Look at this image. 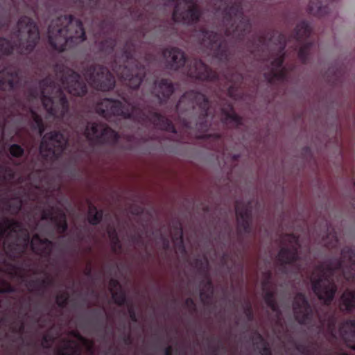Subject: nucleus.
<instances>
[{
	"instance_id": "nucleus-1",
	"label": "nucleus",
	"mask_w": 355,
	"mask_h": 355,
	"mask_svg": "<svg viewBox=\"0 0 355 355\" xmlns=\"http://www.w3.org/2000/svg\"><path fill=\"white\" fill-rule=\"evenodd\" d=\"M341 261H333L317 266L311 276L314 293L319 299L329 304L336 291L333 277L342 272L347 280L355 281V252L345 248L341 252Z\"/></svg>"
},
{
	"instance_id": "nucleus-2",
	"label": "nucleus",
	"mask_w": 355,
	"mask_h": 355,
	"mask_svg": "<svg viewBox=\"0 0 355 355\" xmlns=\"http://www.w3.org/2000/svg\"><path fill=\"white\" fill-rule=\"evenodd\" d=\"M57 87L51 96L46 95V121L49 118L59 121H64L68 114V102L63 94V89L74 96H82L87 92L86 85L80 81V76L71 69L64 66L57 67Z\"/></svg>"
},
{
	"instance_id": "nucleus-3",
	"label": "nucleus",
	"mask_w": 355,
	"mask_h": 355,
	"mask_svg": "<svg viewBox=\"0 0 355 355\" xmlns=\"http://www.w3.org/2000/svg\"><path fill=\"white\" fill-rule=\"evenodd\" d=\"M127 107L119 101L104 98L96 105V112L103 117L111 120L112 116H122L125 119L133 118L134 120L145 125L149 122L157 128L175 132V130L170 121L157 112L149 110H141L133 107L125 101Z\"/></svg>"
},
{
	"instance_id": "nucleus-4",
	"label": "nucleus",
	"mask_w": 355,
	"mask_h": 355,
	"mask_svg": "<svg viewBox=\"0 0 355 355\" xmlns=\"http://www.w3.org/2000/svg\"><path fill=\"white\" fill-rule=\"evenodd\" d=\"M49 42L58 51H63L71 44H78L85 40L82 22L71 15H64L53 20L48 29Z\"/></svg>"
},
{
	"instance_id": "nucleus-5",
	"label": "nucleus",
	"mask_w": 355,
	"mask_h": 355,
	"mask_svg": "<svg viewBox=\"0 0 355 355\" xmlns=\"http://www.w3.org/2000/svg\"><path fill=\"white\" fill-rule=\"evenodd\" d=\"M219 12L222 11L225 34L233 38H240L250 31V24L244 16L240 0H211Z\"/></svg>"
},
{
	"instance_id": "nucleus-6",
	"label": "nucleus",
	"mask_w": 355,
	"mask_h": 355,
	"mask_svg": "<svg viewBox=\"0 0 355 355\" xmlns=\"http://www.w3.org/2000/svg\"><path fill=\"white\" fill-rule=\"evenodd\" d=\"M272 42L276 46L272 49L267 60L268 71L264 72L266 78L269 82L283 80L286 76V69L282 67L284 53L286 46L285 37L283 35H274Z\"/></svg>"
},
{
	"instance_id": "nucleus-7",
	"label": "nucleus",
	"mask_w": 355,
	"mask_h": 355,
	"mask_svg": "<svg viewBox=\"0 0 355 355\" xmlns=\"http://www.w3.org/2000/svg\"><path fill=\"white\" fill-rule=\"evenodd\" d=\"M196 106H198L201 111V115L206 117L205 123H209V116L211 114V110L209 107V103L205 96L198 92L191 91L185 93L180 99L176 107L177 110L182 111L188 110L189 107L196 108ZM198 129H203L204 127H207V124H204L202 121L198 123L197 125Z\"/></svg>"
},
{
	"instance_id": "nucleus-8",
	"label": "nucleus",
	"mask_w": 355,
	"mask_h": 355,
	"mask_svg": "<svg viewBox=\"0 0 355 355\" xmlns=\"http://www.w3.org/2000/svg\"><path fill=\"white\" fill-rule=\"evenodd\" d=\"M166 5L174 4L173 19L175 21L190 24L196 22L200 17V11L196 0H165Z\"/></svg>"
},
{
	"instance_id": "nucleus-9",
	"label": "nucleus",
	"mask_w": 355,
	"mask_h": 355,
	"mask_svg": "<svg viewBox=\"0 0 355 355\" xmlns=\"http://www.w3.org/2000/svg\"><path fill=\"white\" fill-rule=\"evenodd\" d=\"M202 51L219 60H227V44L220 37L212 31H202L199 34Z\"/></svg>"
},
{
	"instance_id": "nucleus-10",
	"label": "nucleus",
	"mask_w": 355,
	"mask_h": 355,
	"mask_svg": "<svg viewBox=\"0 0 355 355\" xmlns=\"http://www.w3.org/2000/svg\"><path fill=\"white\" fill-rule=\"evenodd\" d=\"M281 250L277 256V262L281 266L291 264L300 270L297 263L298 248H300L298 239L292 234L283 236L280 239Z\"/></svg>"
},
{
	"instance_id": "nucleus-11",
	"label": "nucleus",
	"mask_w": 355,
	"mask_h": 355,
	"mask_svg": "<svg viewBox=\"0 0 355 355\" xmlns=\"http://www.w3.org/2000/svg\"><path fill=\"white\" fill-rule=\"evenodd\" d=\"M84 76L88 83L98 90L107 91L115 85L112 75L106 68L98 65L90 67Z\"/></svg>"
},
{
	"instance_id": "nucleus-12",
	"label": "nucleus",
	"mask_w": 355,
	"mask_h": 355,
	"mask_svg": "<svg viewBox=\"0 0 355 355\" xmlns=\"http://www.w3.org/2000/svg\"><path fill=\"white\" fill-rule=\"evenodd\" d=\"M85 137L95 143H114L118 140V135L103 123H89L85 131Z\"/></svg>"
},
{
	"instance_id": "nucleus-13",
	"label": "nucleus",
	"mask_w": 355,
	"mask_h": 355,
	"mask_svg": "<svg viewBox=\"0 0 355 355\" xmlns=\"http://www.w3.org/2000/svg\"><path fill=\"white\" fill-rule=\"evenodd\" d=\"M13 39H19L20 44L27 48L32 46L39 39L36 25L28 18L21 19L17 24V31L14 33Z\"/></svg>"
},
{
	"instance_id": "nucleus-14",
	"label": "nucleus",
	"mask_w": 355,
	"mask_h": 355,
	"mask_svg": "<svg viewBox=\"0 0 355 355\" xmlns=\"http://www.w3.org/2000/svg\"><path fill=\"white\" fill-rule=\"evenodd\" d=\"M67 138L59 132L46 133V161L49 159H58L67 151Z\"/></svg>"
},
{
	"instance_id": "nucleus-15",
	"label": "nucleus",
	"mask_w": 355,
	"mask_h": 355,
	"mask_svg": "<svg viewBox=\"0 0 355 355\" xmlns=\"http://www.w3.org/2000/svg\"><path fill=\"white\" fill-rule=\"evenodd\" d=\"M311 26L306 21L299 23L295 29V38L300 46L298 57L302 61L305 62L308 58L309 52L312 43L305 42L311 33Z\"/></svg>"
},
{
	"instance_id": "nucleus-16",
	"label": "nucleus",
	"mask_w": 355,
	"mask_h": 355,
	"mask_svg": "<svg viewBox=\"0 0 355 355\" xmlns=\"http://www.w3.org/2000/svg\"><path fill=\"white\" fill-rule=\"evenodd\" d=\"M135 69H130L125 64L123 67L119 66L115 67L113 70L115 73L121 79L128 81V86L132 89H137L141 84L142 78L145 73L144 67H139L135 65Z\"/></svg>"
},
{
	"instance_id": "nucleus-17",
	"label": "nucleus",
	"mask_w": 355,
	"mask_h": 355,
	"mask_svg": "<svg viewBox=\"0 0 355 355\" xmlns=\"http://www.w3.org/2000/svg\"><path fill=\"white\" fill-rule=\"evenodd\" d=\"M80 344L85 346L91 354H94L92 344L81 336H77L76 340H64L62 346L58 349L57 355H80Z\"/></svg>"
},
{
	"instance_id": "nucleus-18",
	"label": "nucleus",
	"mask_w": 355,
	"mask_h": 355,
	"mask_svg": "<svg viewBox=\"0 0 355 355\" xmlns=\"http://www.w3.org/2000/svg\"><path fill=\"white\" fill-rule=\"evenodd\" d=\"M293 311L297 320L301 324H308L312 311L305 298L301 293L297 294L293 302Z\"/></svg>"
},
{
	"instance_id": "nucleus-19",
	"label": "nucleus",
	"mask_w": 355,
	"mask_h": 355,
	"mask_svg": "<svg viewBox=\"0 0 355 355\" xmlns=\"http://www.w3.org/2000/svg\"><path fill=\"white\" fill-rule=\"evenodd\" d=\"M249 204L236 202V214L238 223V230L241 233L250 232V210Z\"/></svg>"
},
{
	"instance_id": "nucleus-20",
	"label": "nucleus",
	"mask_w": 355,
	"mask_h": 355,
	"mask_svg": "<svg viewBox=\"0 0 355 355\" xmlns=\"http://www.w3.org/2000/svg\"><path fill=\"white\" fill-rule=\"evenodd\" d=\"M187 73L190 77L199 80H212L218 78L215 72L209 70L204 63L197 60L191 61Z\"/></svg>"
},
{
	"instance_id": "nucleus-21",
	"label": "nucleus",
	"mask_w": 355,
	"mask_h": 355,
	"mask_svg": "<svg viewBox=\"0 0 355 355\" xmlns=\"http://www.w3.org/2000/svg\"><path fill=\"white\" fill-rule=\"evenodd\" d=\"M338 0H310L307 11L309 14L322 17L328 14L336 6Z\"/></svg>"
},
{
	"instance_id": "nucleus-22",
	"label": "nucleus",
	"mask_w": 355,
	"mask_h": 355,
	"mask_svg": "<svg viewBox=\"0 0 355 355\" xmlns=\"http://www.w3.org/2000/svg\"><path fill=\"white\" fill-rule=\"evenodd\" d=\"M21 80L19 71L12 68H8L0 71V89H12Z\"/></svg>"
},
{
	"instance_id": "nucleus-23",
	"label": "nucleus",
	"mask_w": 355,
	"mask_h": 355,
	"mask_svg": "<svg viewBox=\"0 0 355 355\" xmlns=\"http://www.w3.org/2000/svg\"><path fill=\"white\" fill-rule=\"evenodd\" d=\"M163 56L168 67L173 69H178L185 63L184 53L178 48L166 49Z\"/></svg>"
},
{
	"instance_id": "nucleus-24",
	"label": "nucleus",
	"mask_w": 355,
	"mask_h": 355,
	"mask_svg": "<svg viewBox=\"0 0 355 355\" xmlns=\"http://www.w3.org/2000/svg\"><path fill=\"white\" fill-rule=\"evenodd\" d=\"M45 218L46 223L49 220L51 221L58 233L62 234L66 231L67 228L66 216L62 210L56 209L51 213H49L46 210Z\"/></svg>"
},
{
	"instance_id": "nucleus-25",
	"label": "nucleus",
	"mask_w": 355,
	"mask_h": 355,
	"mask_svg": "<svg viewBox=\"0 0 355 355\" xmlns=\"http://www.w3.org/2000/svg\"><path fill=\"white\" fill-rule=\"evenodd\" d=\"M270 273L266 272L264 275V280L262 282V288L264 293V300L267 305L271 309V310L279 315V311L278 306L274 299L273 291L270 288Z\"/></svg>"
},
{
	"instance_id": "nucleus-26",
	"label": "nucleus",
	"mask_w": 355,
	"mask_h": 355,
	"mask_svg": "<svg viewBox=\"0 0 355 355\" xmlns=\"http://www.w3.org/2000/svg\"><path fill=\"white\" fill-rule=\"evenodd\" d=\"M340 334L346 341L347 345L355 349V320L345 322L340 329Z\"/></svg>"
},
{
	"instance_id": "nucleus-27",
	"label": "nucleus",
	"mask_w": 355,
	"mask_h": 355,
	"mask_svg": "<svg viewBox=\"0 0 355 355\" xmlns=\"http://www.w3.org/2000/svg\"><path fill=\"white\" fill-rule=\"evenodd\" d=\"M28 98L31 101H37L44 104V82L43 80L31 84L28 91Z\"/></svg>"
},
{
	"instance_id": "nucleus-28",
	"label": "nucleus",
	"mask_w": 355,
	"mask_h": 355,
	"mask_svg": "<svg viewBox=\"0 0 355 355\" xmlns=\"http://www.w3.org/2000/svg\"><path fill=\"white\" fill-rule=\"evenodd\" d=\"M173 92V85L166 80H162L155 83L153 93L160 101L168 98Z\"/></svg>"
},
{
	"instance_id": "nucleus-29",
	"label": "nucleus",
	"mask_w": 355,
	"mask_h": 355,
	"mask_svg": "<svg viewBox=\"0 0 355 355\" xmlns=\"http://www.w3.org/2000/svg\"><path fill=\"white\" fill-rule=\"evenodd\" d=\"M221 120L225 123L238 125L241 123V119L237 116L230 105L221 109Z\"/></svg>"
},
{
	"instance_id": "nucleus-30",
	"label": "nucleus",
	"mask_w": 355,
	"mask_h": 355,
	"mask_svg": "<svg viewBox=\"0 0 355 355\" xmlns=\"http://www.w3.org/2000/svg\"><path fill=\"white\" fill-rule=\"evenodd\" d=\"M110 289L114 301L122 305L125 304L126 297L124 292L122 291L119 283L116 280H111L110 282Z\"/></svg>"
},
{
	"instance_id": "nucleus-31",
	"label": "nucleus",
	"mask_w": 355,
	"mask_h": 355,
	"mask_svg": "<svg viewBox=\"0 0 355 355\" xmlns=\"http://www.w3.org/2000/svg\"><path fill=\"white\" fill-rule=\"evenodd\" d=\"M340 309L351 310L355 307V292L345 291L340 299Z\"/></svg>"
},
{
	"instance_id": "nucleus-32",
	"label": "nucleus",
	"mask_w": 355,
	"mask_h": 355,
	"mask_svg": "<svg viewBox=\"0 0 355 355\" xmlns=\"http://www.w3.org/2000/svg\"><path fill=\"white\" fill-rule=\"evenodd\" d=\"M20 225L9 220L0 222V236L11 234L20 230Z\"/></svg>"
},
{
	"instance_id": "nucleus-33",
	"label": "nucleus",
	"mask_w": 355,
	"mask_h": 355,
	"mask_svg": "<svg viewBox=\"0 0 355 355\" xmlns=\"http://www.w3.org/2000/svg\"><path fill=\"white\" fill-rule=\"evenodd\" d=\"M102 218V212L98 211L97 209L92 206H89V211H88V220L89 222L92 224H97L100 222L101 219Z\"/></svg>"
},
{
	"instance_id": "nucleus-34",
	"label": "nucleus",
	"mask_w": 355,
	"mask_h": 355,
	"mask_svg": "<svg viewBox=\"0 0 355 355\" xmlns=\"http://www.w3.org/2000/svg\"><path fill=\"white\" fill-rule=\"evenodd\" d=\"M107 234L111 242L112 250L115 252H117L121 249V245L119 244V241L116 230L114 229L110 228L108 230Z\"/></svg>"
},
{
	"instance_id": "nucleus-35",
	"label": "nucleus",
	"mask_w": 355,
	"mask_h": 355,
	"mask_svg": "<svg viewBox=\"0 0 355 355\" xmlns=\"http://www.w3.org/2000/svg\"><path fill=\"white\" fill-rule=\"evenodd\" d=\"M321 324L323 327H327V330L333 334L334 330L335 329V324H336V318L334 315H329L328 318L326 319H321L320 320Z\"/></svg>"
},
{
	"instance_id": "nucleus-36",
	"label": "nucleus",
	"mask_w": 355,
	"mask_h": 355,
	"mask_svg": "<svg viewBox=\"0 0 355 355\" xmlns=\"http://www.w3.org/2000/svg\"><path fill=\"white\" fill-rule=\"evenodd\" d=\"M324 244L327 247L334 248L336 246L338 239L336 232L334 230H329V233L327 236V238L324 239Z\"/></svg>"
},
{
	"instance_id": "nucleus-37",
	"label": "nucleus",
	"mask_w": 355,
	"mask_h": 355,
	"mask_svg": "<svg viewBox=\"0 0 355 355\" xmlns=\"http://www.w3.org/2000/svg\"><path fill=\"white\" fill-rule=\"evenodd\" d=\"M44 243L37 235L34 236L31 240V246L34 251L39 252L43 248Z\"/></svg>"
},
{
	"instance_id": "nucleus-38",
	"label": "nucleus",
	"mask_w": 355,
	"mask_h": 355,
	"mask_svg": "<svg viewBox=\"0 0 355 355\" xmlns=\"http://www.w3.org/2000/svg\"><path fill=\"white\" fill-rule=\"evenodd\" d=\"M24 153V150L18 145L14 144L10 147V153L12 157H20Z\"/></svg>"
},
{
	"instance_id": "nucleus-39",
	"label": "nucleus",
	"mask_w": 355,
	"mask_h": 355,
	"mask_svg": "<svg viewBox=\"0 0 355 355\" xmlns=\"http://www.w3.org/2000/svg\"><path fill=\"white\" fill-rule=\"evenodd\" d=\"M69 295L67 293H60L56 297V302L60 306H64L67 302Z\"/></svg>"
},
{
	"instance_id": "nucleus-40",
	"label": "nucleus",
	"mask_w": 355,
	"mask_h": 355,
	"mask_svg": "<svg viewBox=\"0 0 355 355\" xmlns=\"http://www.w3.org/2000/svg\"><path fill=\"white\" fill-rule=\"evenodd\" d=\"M13 173L11 170L0 167V179L11 178Z\"/></svg>"
},
{
	"instance_id": "nucleus-41",
	"label": "nucleus",
	"mask_w": 355,
	"mask_h": 355,
	"mask_svg": "<svg viewBox=\"0 0 355 355\" xmlns=\"http://www.w3.org/2000/svg\"><path fill=\"white\" fill-rule=\"evenodd\" d=\"M33 119L37 125V128L38 129V132L40 135L43 131V125H42V119L41 117L37 116V114H33Z\"/></svg>"
},
{
	"instance_id": "nucleus-42",
	"label": "nucleus",
	"mask_w": 355,
	"mask_h": 355,
	"mask_svg": "<svg viewBox=\"0 0 355 355\" xmlns=\"http://www.w3.org/2000/svg\"><path fill=\"white\" fill-rule=\"evenodd\" d=\"M8 44L5 40L0 41V54L8 53L10 51L7 49Z\"/></svg>"
},
{
	"instance_id": "nucleus-43",
	"label": "nucleus",
	"mask_w": 355,
	"mask_h": 355,
	"mask_svg": "<svg viewBox=\"0 0 355 355\" xmlns=\"http://www.w3.org/2000/svg\"><path fill=\"white\" fill-rule=\"evenodd\" d=\"M123 56L126 58L127 62L128 64L130 63H132L135 62V61H133V59L132 58H129V55H128V53L126 52L124 53V55Z\"/></svg>"
},
{
	"instance_id": "nucleus-44",
	"label": "nucleus",
	"mask_w": 355,
	"mask_h": 355,
	"mask_svg": "<svg viewBox=\"0 0 355 355\" xmlns=\"http://www.w3.org/2000/svg\"><path fill=\"white\" fill-rule=\"evenodd\" d=\"M204 264H205V266H203V268H207V265H208V263H207V260H205V259L204 260ZM195 267H196V268H198V269H201V268H202V266H198V262H196V266H195Z\"/></svg>"
},
{
	"instance_id": "nucleus-45",
	"label": "nucleus",
	"mask_w": 355,
	"mask_h": 355,
	"mask_svg": "<svg viewBox=\"0 0 355 355\" xmlns=\"http://www.w3.org/2000/svg\"><path fill=\"white\" fill-rule=\"evenodd\" d=\"M233 89H234V87L230 86L228 89V93H229L230 96H231L233 98H235V96L233 94Z\"/></svg>"
},
{
	"instance_id": "nucleus-46",
	"label": "nucleus",
	"mask_w": 355,
	"mask_h": 355,
	"mask_svg": "<svg viewBox=\"0 0 355 355\" xmlns=\"http://www.w3.org/2000/svg\"><path fill=\"white\" fill-rule=\"evenodd\" d=\"M246 315L249 319L252 318V311L250 308H248V309L246 310Z\"/></svg>"
},
{
	"instance_id": "nucleus-47",
	"label": "nucleus",
	"mask_w": 355,
	"mask_h": 355,
	"mask_svg": "<svg viewBox=\"0 0 355 355\" xmlns=\"http://www.w3.org/2000/svg\"><path fill=\"white\" fill-rule=\"evenodd\" d=\"M178 243H180V248H183V246H182V232H180V236H179V239H178Z\"/></svg>"
},
{
	"instance_id": "nucleus-48",
	"label": "nucleus",
	"mask_w": 355,
	"mask_h": 355,
	"mask_svg": "<svg viewBox=\"0 0 355 355\" xmlns=\"http://www.w3.org/2000/svg\"><path fill=\"white\" fill-rule=\"evenodd\" d=\"M225 79H227L228 81H233L234 79V76H227V75H225Z\"/></svg>"
},
{
	"instance_id": "nucleus-49",
	"label": "nucleus",
	"mask_w": 355,
	"mask_h": 355,
	"mask_svg": "<svg viewBox=\"0 0 355 355\" xmlns=\"http://www.w3.org/2000/svg\"><path fill=\"white\" fill-rule=\"evenodd\" d=\"M45 81H46V92L47 90L49 91V86H47L48 79H47L46 76Z\"/></svg>"
},
{
	"instance_id": "nucleus-50",
	"label": "nucleus",
	"mask_w": 355,
	"mask_h": 355,
	"mask_svg": "<svg viewBox=\"0 0 355 355\" xmlns=\"http://www.w3.org/2000/svg\"><path fill=\"white\" fill-rule=\"evenodd\" d=\"M45 242H46V249L48 245L50 244L51 242L46 238Z\"/></svg>"
},
{
	"instance_id": "nucleus-51",
	"label": "nucleus",
	"mask_w": 355,
	"mask_h": 355,
	"mask_svg": "<svg viewBox=\"0 0 355 355\" xmlns=\"http://www.w3.org/2000/svg\"><path fill=\"white\" fill-rule=\"evenodd\" d=\"M198 137H200V138H205V137H207V135H198Z\"/></svg>"
},
{
	"instance_id": "nucleus-52",
	"label": "nucleus",
	"mask_w": 355,
	"mask_h": 355,
	"mask_svg": "<svg viewBox=\"0 0 355 355\" xmlns=\"http://www.w3.org/2000/svg\"><path fill=\"white\" fill-rule=\"evenodd\" d=\"M166 355H171L170 354V349H166Z\"/></svg>"
},
{
	"instance_id": "nucleus-53",
	"label": "nucleus",
	"mask_w": 355,
	"mask_h": 355,
	"mask_svg": "<svg viewBox=\"0 0 355 355\" xmlns=\"http://www.w3.org/2000/svg\"><path fill=\"white\" fill-rule=\"evenodd\" d=\"M16 201H17V203L18 205V206H17L16 209L18 210L19 209V207H20V202H19L18 200H16Z\"/></svg>"
},
{
	"instance_id": "nucleus-54",
	"label": "nucleus",
	"mask_w": 355,
	"mask_h": 355,
	"mask_svg": "<svg viewBox=\"0 0 355 355\" xmlns=\"http://www.w3.org/2000/svg\"><path fill=\"white\" fill-rule=\"evenodd\" d=\"M27 241H28V239H24V245H26L27 244Z\"/></svg>"
},
{
	"instance_id": "nucleus-55",
	"label": "nucleus",
	"mask_w": 355,
	"mask_h": 355,
	"mask_svg": "<svg viewBox=\"0 0 355 355\" xmlns=\"http://www.w3.org/2000/svg\"><path fill=\"white\" fill-rule=\"evenodd\" d=\"M6 245H7V244H6V243H4V248H7Z\"/></svg>"
},
{
	"instance_id": "nucleus-56",
	"label": "nucleus",
	"mask_w": 355,
	"mask_h": 355,
	"mask_svg": "<svg viewBox=\"0 0 355 355\" xmlns=\"http://www.w3.org/2000/svg\"><path fill=\"white\" fill-rule=\"evenodd\" d=\"M235 77L237 78L240 77V76L239 75H236Z\"/></svg>"
},
{
	"instance_id": "nucleus-57",
	"label": "nucleus",
	"mask_w": 355,
	"mask_h": 355,
	"mask_svg": "<svg viewBox=\"0 0 355 355\" xmlns=\"http://www.w3.org/2000/svg\"><path fill=\"white\" fill-rule=\"evenodd\" d=\"M264 350H265V351H267V350H268V349H267V347H265Z\"/></svg>"
},
{
	"instance_id": "nucleus-58",
	"label": "nucleus",
	"mask_w": 355,
	"mask_h": 355,
	"mask_svg": "<svg viewBox=\"0 0 355 355\" xmlns=\"http://www.w3.org/2000/svg\"><path fill=\"white\" fill-rule=\"evenodd\" d=\"M45 282H46V283L47 282V280H46V279L45 280Z\"/></svg>"
},
{
	"instance_id": "nucleus-59",
	"label": "nucleus",
	"mask_w": 355,
	"mask_h": 355,
	"mask_svg": "<svg viewBox=\"0 0 355 355\" xmlns=\"http://www.w3.org/2000/svg\"><path fill=\"white\" fill-rule=\"evenodd\" d=\"M45 347H46V348L47 347V345H45Z\"/></svg>"
},
{
	"instance_id": "nucleus-60",
	"label": "nucleus",
	"mask_w": 355,
	"mask_h": 355,
	"mask_svg": "<svg viewBox=\"0 0 355 355\" xmlns=\"http://www.w3.org/2000/svg\"><path fill=\"white\" fill-rule=\"evenodd\" d=\"M343 355H347V354H344Z\"/></svg>"
}]
</instances>
